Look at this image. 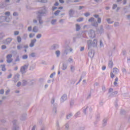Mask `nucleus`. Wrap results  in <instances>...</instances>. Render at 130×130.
<instances>
[{"label": "nucleus", "instance_id": "f257e3e1", "mask_svg": "<svg viewBox=\"0 0 130 130\" xmlns=\"http://www.w3.org/2000/svg\"><path fill=\"white\" fill-rule=\"evenodd\" d=\"M47 13V11L45 9V7H43L42 10H39L37 13V19L39 20V24H43L42 16Z\"/></svg>", "mask_w": 130, "mask_h": 130}, {"label": "nucleus", "instance_id": "f03ea898", "mask_svg": "<svg viewBox=\"0 0 130 130\" xmlns=\"http://www.w3.org/2000/svg\"><path fill=\"white\" fill-rule=\"evenodd\" d=\"M98 42V41L96 39H94L92 42L91 40H88L87 41V46H88V49H91L92 48V46L93 47H97V43Z\"/></svg>", "mask_w": 130, "mask_h": 130}, {"label": "nucleus", "instance_id": "7ed1b4c3", "mask_svg": "<svg viewBox=\"0 0 130 130\" xmlns=\"http://www.w3.org/2000/svg\"><path fill=\"white\" fill-rule=\"evenodd\" d=\"M88 36L90 38H95L96 37V32L94 30H90L88 31Z\"/></svg>", "mask_w": 130, "mask_h": 130}, {"label": "nucleus", "instance_id": "20e7f679", "mask_svg": "<svg viewBox=\"0 0 130 130\" xmlns=\"http://www.w3.org/2000/svg\"><path fill=\"white\" fill-rule=\"evenodd\" d=\"M28 67H29L28 64H25L23 66H22L20 68V72L21 74H25Z\"/></svg>", "mask_w": 130, "mask_h": 130}, {"label": "nucleus", "instance_id": "39448f33", "mask_svg": "<svg viewBox=\"0 0 130 130\" xmlns=\"http://www.w3.org/2000/svg\"><path fill=\"white\" fill-rule=\"evenodd\" d=\"M12 54H10L7 55L6 58H7V61L8 63H11L12 61H13V59H12Z\"/></svg>", "mask_w": 130, "mask_h": 130}, {"label": "nucleus", "instance_id": "423d86ee", "mask_svg": "<svg viewBox=\"0 0 130 130\" xmlns=\"http://www.w3.org/2000/svg\"><path fill=\"white\" fill-rule=\"evenodd\" d=\"M37 41L36 39H34L31 41L30 43L29 44V47H33L36 43V42Z\"/></svg>", "mask_w": 130, "mask_h": 130}, {"label": "nucleus", "instance_id": "0eeeda50", "mask_svg": "<svg viewBox=\"0 0 130 130\" xmlns=\"http://www.w3.org/2000/svg\"><path fill=\"white\" fill-rule=\"evenodd\" d=\"M13 39L11 38H7L5 41L4 42L5 44H10L11 42H12V41Z\"/></svg>", "mask_w": 130, "mask_h": 130}, {"label": "nucleus", "instance_id": "6e6552de", "mask_svg": "<svg viewBox=\"0 0 130 130\" xmlns=\"http://www.w3.org/2000/svg\"><path fill=\"white\" fill-rule=\"evenodd\" d=\"M69 16L70 17H73L74 16V14H75V10L73 9H70L69 11Z\"/></svg>", "mask_w": 130, "mask_h": 130}, {"label": "nucleus", "instance_id": "1a4fd4ad", "mask_svg": "<svg viewBox=\"0 0 130 130\" xmlns=\"http://www.w3.org/2000/svg\"><path fill=\"white\" fill-rule=\"evenodd\" d=\"M67 69H68V64L66 63H63L61 69L62 70V71H66Z\"/></svg>", "mask_w": 130, "mask_h": 130}, {"label": "nucleus", "instance_id": "9d476101", "mask_svg": "<svg viewBox=\"0 0 130 130\" xmlns=\"http://www.w3.org/2000/svg\"><path fill=\"white\" fill-rule=\"evenodd\" d=\"M67 96L66 94H63L60 99L61 102H64L66 100H67Z\"/></svg>", "mask_w": 130, "mask_h": 130}, {"label": "nucleus", "instance_id": "9b49d317", "mask_svg": "<svg viewBox=\"0 0 130 130\" xmlns=\"http://www.w3.org/2000/svg\"><path fill=\"white\" fill-rule=\"evenodd\" d=\"M93 17H94V18H98V23H99V24L101 23V18L99 17V15L95 14L93 15Z\"/></svg>", "mask_w": 130, "mask_h": 130}, {"label": "nucleus", "instance_id": "f8f14e48", "mask_svg": "<svg viewBox=\"0 0 130 130\" xmlns=\"http://www.w3.org/2000/svg\"><path fill=\"white\" fill-rule=\"evenodd\" d=\"M16 122H17V120H14L13 121V123L14 124V127L13 128V130H19V127L15 125V124H16Z\"/></svg>", "mask_w": 130, "mask_h": 130}, {"label": "nucleus", "instance_id": "ddd939ff", "mask_svg": "<svg viewBox=\"0 0 130 130\" xmlns=\"http://www.w3.org/2000/svg\"><path fill=\"white\" fill-rule=\"evenodd\" d=\"M118 72H119V70H118V69H117V68H113V73H114V74H118Z\"/></svg>", "mask_w": 130, "mask_h": 130}, {"label": "nucleus", "instance_id": "4468645a", "mask_svg": "<svg viewBox=\"0 0 130 130\" xmlns=\"http://www.w3.org/2000/svg\"><path fill=\"white\" fill-rule=\"evenodd\" d=\"M56 22H57V20H56V19H52L51 21V24L52 25H55V24H56Z\"/></svg>", "mask_w": 130, "mask_h": 130}, {"label": "nucleus", "instance_id": "2eb2a0df", "mask_svg": "<svg viewBox=\"0 0 130 130\" xmlns=\"http://www.w3.org/2000/svg\"><path fill=\"white\" fill-rule=\"evenodd\" d=\"M100 33L102 34V33H104V29L103 28V26L101 25L100 26Z\"/></svg>", "mask_w": 130, "mask_h": 130}, {"label": "nucleus", "instance_id": "dca6fc26", "mask_svg": "<svg viewBox=\"0 0 130 130\" xmlns=\"http://www.w3.org/2000/svg\"><path fill=\"white\" fill-rule=\"evenodd\" d=\"M53 112L54 114L56 113V104L53 105Z\"/></svg>", "mask_w": 130, "mask_h": 130}, {"label": "nucleus", "instance_id": "f3484780", "mask_svg": "<svg viewBox=\"0 0 130 130\" xmlns=\"http://www.w3.org/2000/svg\"><path fill=\"white\" fill-rule=\"evenodd\" d=\"M70 70H71V72H72V73H74V72H75V66H71V67H70Z\"/></svg>", "mask_w": 130, "mask_h": 130}, {"label": "nucleus", "instance_id": "a211bd4d", "mask_svg": "<svg viewBox=\"0 0 130 130\" xmlns=\"http://www.w3.org/2000/svg\"><path fill=\"white\" fill-rule=\"evenodd\" d=\"M2 18L3 19H5V21L6 22H10V21H11V19H10L9 17H6V16H3Z\"/></svg>", "mask_w": 130, "mask_h": 130}, {"label": "nucleus", "instance_id": "6ab92c4d", "mask_svg": "<svg viewBox=\"0 0 130 130\" xmlns=\"http://www.w3.org/2000/svg\"><path fill=\"white\" fill-rule=\"evenodd\" d=\"M55 54L57 57H59V56L60 55V51L59 50L56 51Z\"/></svg>", "mask_w": 130, "mask_h": 130}, {"label": "nucleus", "instance_id": "aec40b11", "mask_svg": "<svg viewBox=\"0 0 130 130\" xmlns=\"http://www.w3.org/2000/svg\"><path fill=\"white\" fill-rule=\"evenodd\" d=\"M32 31L35 33H37V32H38V27H37V26H34Z\"/></svg>", "mask_w": 130, "mask_h": 130}, {"label": "nucleus", "instance_id": "412c9836", "mask_svg": "<svg viewBox=\"0 0 130 130\" xmlns=\"http://www.w3.org/2000/svg\"><path fill=\"white\" fill-rule=\"evenodd\" d=\"M107 22L108 23V24H113V21H111V19L110 18H107L106 19Z\"/></svg>", "mask_w": 130, "mask_h": 130}, {"label": "nucleus", "instance_id": "4be33fe9", "mask_svg": "<svg viewBox=\"0 0 130 130\" xmlns=\"http://www.w3.org/2000/svg\"><path fill=\"white\" fill-rule=\"evenodd\" d=\"M92 26L93 27H98V22L94 21L92 23Z\"/></svg>", "mask_w": 130, "mask_h": 130}, {"label": "nucleus", "instance_id": "5701e85b", "mask_svg": "<svg viewBox=\"0 0 130 130\" xmlns=\"http://www.w3.org/2000/svg\"><path fill=\"white\" fill-rule=\"evenodd\" d=\"M108 66L109 68H112L113 66V62H112V61H109Z\"/></svg>", "mask_w": 130, "mask_h": 130}, {"label": "nucleus", "instance_id": "b1692460", "mask_svg": "<svg viewBox=\"0 0 130 130\" xmlns=\"http://www.w3.org/2000/svg\"><path fill=\"white\" fill-rule=\"evenodd\" d=\"M118 81V78L116 77L115 79V81L114 82V86H116L117 85V81Z\"/></svg>", "mask_w": 130, "mask_h": 130}, {"label": "nucleus", "instance_id": "393cba45", "mask_svg": "<svg viewBox=\"0 0 130 130\" xmlns=\"http://www.w3.org/2000/svg\"><path fill=\"white\" fill-rule=\"evenodd\" d=\"M107 122V119H104L103 120V125H104V126H105L106 125Z\"/></svg>", "mask_w": 130, "mask_h": 130}, {"label": "nucleus", "instance_id": "a878e982", "mask_svg": "<svg viewBox=\"0 0 130 130\" xmlns=\"http://www.w3.org/2000/svg\"><path fill=\"white\" fill-rule=\"evenodd\" d=\"M28 84V82L26 80L22 81V86H26Z\"/></svg>", "mask_w": 130, "mask_h": 130}, {"label": "nucleus", "instance_id": "bb28decb", "mask_svg": "<svg viewBox=\"0 0 130 130\" xmlns=\"http://www.w3.org/2000/svg\"><path fill=\"white\" fill-rule=\"evenodd\" d=\"M21 41H22V38H21V37L18 36L17 37V42H18V43H21Z\"/></svg>", "mask_w": 130, "mask_h": 130}, {"label": "nucleus", "instance_id": "cd10ccee", "mask_svg": "<svg viewBox=\"0 0 130 130\" xmlns=\"http://www.w3.org/2000/svg\"><path fill=\"white\" fill-rule=\"evenodd\" d=\"M76 31H79L81 29V26L79 24H76Z\"/></svg>", "mask_w": 130, "mask_h": 130}, {"label": "nucleus", "instance_id": "c85d7f7f", "mask_svg": "<svg viewBox=\"0 0 130 130\" xmlns=\"http://www.w3.org/2000/svg\"><path fill=\"white\" fill-rule=\"evenodd\" d=\"M68 60L69 62H74V59L72 57H70Z\"/></svg>", "mask_w": 130, "mask_h": 130}, {"label": "nucleus", "instance_id": "c756f323", "mask_svg": "<svg viewBox=\"0 0 130 130\" xmlns=\"http://www.w3.org/2000/svg\"><path fill=\"white\" fill-rule=\"evenodd\" d=\"M2 67V71L3 72H5L6 71V66L5 65H1Z\"/></svg>", "mask_w": 130, "mask_h": 130}, {"label": "nucleus", "instance_id": "7c9ffc66", "mask_svg": "<svg viewBox=\"0 0 130 130\" xmlns=\"http://www.w3.org/2000/svg\"><path fill=\"white\" fill-rule=\"evenodd\" d=\"M26 114L22 115L21 117V120H24V119H26Z\"/></svg>", "mask_w": 130, "mask_h": 130}, {"label": "nucleus", "instance_id": "2f4dec72", "mask_svg": "<svg viewBox=\"0 0 130 130\" xmlns=\"http://www.w3.org/2000/svg\"><path fill=\"white\" fill-rule=\"evenodd\" d=\"M30 56H31V57H36V53H31L30 54Z\"/></svg>", "mask_w": 130, "mask_h": 130}, {"label": "nucleus", "instance_id": "473e14b6", "mask_svg": "<svg viewBox=\"0 0 130 130\" xmlns=\"http://www.w3.org/2000/svg\"><path fill=\"white\" fill-rule=\"evenodd\" d=\"M27 34H24L22 37L23 39H24V40H26L27 39Z\"/></svg>", "mask_w": 130, "mask_h": 130}, {"label": "nucleus", "instance_id": "72a5a7b5", "mask_svg": "<svg viewBox=\"0 0 130 130\" xmlns=\"http://www.w3.org/2000/svg\"><path fill=\"white\" fill-rule=\"evenodd\" d=\"M38 1L40 3H47V0H38Z\"/></svg>", "mask_w": 130, "mask_h": 130}, {"label": "nucleus", "instance_id": "f704fd0d", "mask_svg": "<svg viewBox=\"0 0 130 130\" xmlns=\"http://www.w3.org/2000/svg\"><path fill=\"white\" fill-rule=\"evenodd\" d=\"M59 13H60V11L59 10H57L56 12H55L54 13V15L55 16H57L58 15V14H59Z\"/></svg>", "mask_w": 130, "mask_h": 130}, {"label": "nucleus", "instance_id": "c9c22d12", "mask_svg": "<svg viewBox=\"0 0 130 130\" xmlns=\"http://www.w3.org/2000/svg\"><path fill=\"white\" fill-rule=\"evenodd\" d=\"M35 36V34H30L29 35V38H33Z\"/></svg>", "mask_w": 130, "mask_h": 130}, {"label": "nucleus", "instance_id": "e433bc0d", "mask_svg": "<svg viewBox=\"0 0 130 130\" xmlns=\"http://www.w3.org/2000/svg\"><path fill=\"white\" fill-rule=\"evenodd\" d=\"M95 19L93 17L90 18L89 20H88V22H94Z\"/></svg>", "mask_w": 130, "mask_h": 130}, {"label": "nucleus", "instance_id": "4c0bfd02", "mask_svg": "<svg viewBox=\"0 0 130 130\" xmlns=\"http://www.w3.org/2000/svg\"><path fill=\"white\" fill-rule=\"evenodd\" d=\"M100 46L101 47H103V46H104L103 42H102V40L100 41Z\"/></svg>", "mask_w": 130, "mask_h": 130}, {"label": "nucleus", "instance_id": "58836bf2", "mask_svg": "<svg viewBox=\"0 0 130 130\" xmlns=\"http://www.w3.org/2000/svg\"><path fill=\"white\" fill-rule=\"evenodd\" d=\"M22 58H23V59H27V58H28V55H24L22 56Z\"/></svg>", "mask_w": 130, "mask_h": 130}, {"label": "nucleus", "instance_id": "ea45409f", "mask_svg": "<svg viewBox=\"0 0 130 130\" xmlns=\"http://www.w3.org/2000/svg\"><path fill=\"white\" fill-rule=\"evenodd\" d=\"M114 25L115 27H118V26H119V23H118V22H115L114 23Z\"/></svg>", "mask_w": 130, "mask_h": 130}, {"label": "nucleus", "instance_id": "a19ab883", "mask_svg": "<svg viewBox=\"0 0 130 130\" xmlns=\"http://www.w3.org/2000/svg\"><path fill=\"white\" fill-rule=\"evenodd\" d=\"M18 50H20V49H22V45H19L17 46Z\"/></svg>", "mask_w": 130, "mask_h": 130}, {"label": "nucleus", "instance_id": "79ce46f5", "mask_svg": "<svg viewBox=\"0 0 130 130\" xmlns=\"http://www.w3.org/2000/svg\"><path fill=\"white\" fill-rule=\"evenodd\" d=\"M42 36V35H41V34H39L37 36V38L38 39H39L40 38H41V37Z\"/></svg>", "mask_w": 130, "mask_h": 130}, {"label": "nucleus", "instance_id": "37998d69", "mask_svg": "<svg viewBox=\"0 0 130 130\" xmlns=\"http://www.w3.org/2000/svg\"><path fill=\"white\" fill-rule=\"evenodd\" d=\"M84 20V18H79L78 19H77V22H82Z\"/></svg>", "mask_w": 130, "mask_h": 130}, {"label": "nucleus", "instance_id": "c03bdc74", "mask_svg": "<svg viewBox=\"0 0 130 130\" xmlns=\"http://www.w3.org/2000/svg\"><path fill=\"white\" fill-rule=\"evenodd\" d=\"M4 93H5V90H4L3 89L0 90V94L3 95V94H4Z\"/></svg>", "mask_w": 130, "mask_h": 130}, {"label": "nucleus", "instance_id": "a18cd8bd", "mask_svg": "<svg viewBox=\"0 0 130 130\" xmlns=\"http://www.w3.org/2000/svg\"><path fill=\"white\" fill-rule=\"evenodd\" d=\"M84 16L85 17H89V16H90V13L89 12H86L85 14H84Z\"/></svg>", "mask_w": 130, "mask_h": 130}, {"label": "nucleus", "instance_id": "49530a36", "mask_svg": "<svg viewBox=\"0 0 130 130\" xmlns=\"http://www.w3.org/2000/svg\"><path fill=\"white\" fill-rule=\"evenodd\" d=\"M3 37H5V34L4 33H1L0 34V38H3Z\"/></svg>", "mask_w": 130, "mask_h": 130}, {"label": "nucleus", "instance_id": "de8ad7c7", "mask_svg": "<svg viewBox=\"0 0 130 130\" xmlns=\"http://www.w3.org/2000/svg\"><path fill=\"white\" fill-rule=\"evenodd\" d=\"M117 8V5L116 4H114L113 6V10H114Z\"/></svg>", "mask_w": 130, "mask_h": 130}, {"label": "nucleus", "instance_id": "09e8293b", "mask_svg": "<svg viewBox=\"0 0 130 130\" xmlns=\"http://www.w3.org/2000/svg\"><path fill=\"white\" fill-rule=\"evenodd\" d=\"M27 30L29 32H30V31H32V26H29L27 28Z\"/></svg>", "mask_w": 130, "mask_h": 130}, {"label": "nucleus", "instance_id": "8fccbe9b", "mask_svg": "<svg viewBox=\"0 0 130 130\" xmlns=\"http://www.w3.org/2000/svg\"><path fill=\"white\" fill-rule=\"evenodd\" d=\"M19 31H14V35L16 36L17 35H19Z\"/></svg>", "mask_w": 130, "mask_h": 130}, {"label": "nucleus", "instance_id": "3c124183", "mask_svg": "<svg viewBox=\"0 0 130 130\" xmlns=\"http://www.w3.org/2000/svg\"><path fill=\"white\" fill-rule=\"evenodd\" d=\"M87 109H88V107H85L84 109L83 110L84 113L86 114V110H87Z\"/></svg>", "mask_w": 130, "mask_h": 130}, {"label": "nucleus", "instance_id": "603ef678", "mask_svg": "<svg viewBox=\"0 0 130 130\" xmlns=\"http://www.w3.org/2000/svg\"><path fill=\"white\" fill-rule=\"evenodd\" d=\"M20 60V58L19 57V56L16 57V59L15 60V61H19Z\"/></svg>", "mask_w": 130, "mask_h": 130}, {"label": "nucleus", "instance_id": "864d4df0", "mask_svg": "<svg viewBox=\"0 0 130 130\" xmlns=\"http://www.w3.org/2000/svg\"><path fill=\"white\" fill-rule=\"evenodd\" d=\"M7 48V46L6 45H2V49H6Z\"/></svg>", "mask_w": 130, "mask_h": 130}, {"label": "nucleus", "instance_id": "5fc2aeb1", "mask_svg": "<svg viewBox=\"0 0 130 130\" xmlns=\"http://www.w3.org/2000/svg\"><path fill=\"white\" fill-rule=\"evenodd\" d=\"M71 116H73L72 114H70L69 115H67V119H69L70 117H71Z\"/></svg>", "mask_w": 130, "mask_h": 130}, {"label": "nucleus", "instance_id": "6e6d98bb", "mask_svg": "<svg viewBox=\"0 0 130 130\" xmlns=\"http://www.w3.org/2000/svg\"><path fill=\"white\" fill-rule=\"evenodd\" d=\"M80 112H78L75 115V116L76 117H78V115H80Z\"/></svg>", "mask_w": 130, "mask_h": 130}, {"label": "nucleus", "instance_id": "4d7b16f0", "mask_svg": "<svg viewBox=\"0 0 130 130\" xmlns=\"http://www.w3.org/2000/svg\"><path fill=\"white\" fill-rule=\"evenodd\" d=\"M111 78H113L115 77L114 74L113 73H111L110 74Z\"/></svg>", "mask_w": 130, "mask_h": 130}, {"label": "nucleus", "instance_id": "13d9d810", "mask_svg": "<svg viewBox=\"0 0 130 130\" xmlns=\"http://www.w3.org/2000/svg\"><path fill=\"white\" fill-rule=\"evenodd\" d=\"M70 125H69V124L67 123L66 125H65V127L66 128H67V129H68Z\"/></svg>", "mask_w": 130, "mask_h": 130}, {"label": "nucleus", "instance_id": "bf43d9fd", "mask_svg": "<svg viewBox=\"0 0 130 130\" xmlns=\"http://www.w3.org/2000/svg\"><path fill=\"white\" fill-rule=\"evenodd\" d=\"M54 101H55L54 98H53L52 99L51 101V104H53V103H54Z\"/></svg>", "mask_w": 130, "mask_h": 130}, {"label": "nucleus", "instance_id": "052dcab7", "mask_svg": "<svg viewBox=\"0 0 130 130\" xmlns=\"http://www.w3.org/2000/svg\"><path fill=\"white\" fill-rule=\"evenodd\" d=\"M13 16H14V17H16V16H18V13H17V12H14V13H13Z\"/></svg>", "mask_w": 130, "mask_h": 130}, {"label": "nucleus", "instance_id": "680f3d73", "mask_svg": "<svg viewBox=\"0 0 130 130\" xmlns=\"http://www.w3.org/2000/svg\"><path fill=\"white\" fill-rule=\"evenodd\" d=\"M102 90L104 92H105L106 90V88H105V86H102Z\"/></svg>", "mask_w": 130, "mask_h": 130}, {"label": "nucleus", "instance_id": "e2e57ef3", "mask_svg": "<svg viewBox=\"0 0 130 130\" xmlns=\"http://www.w3.org/2000/svg\"><path fill=\"white\" fill-rule=\"evenodd\" d=\"M121 114H124L125 113V111H124V110H122L121 111Z\"/></svg>", "mask_w": 130, "mask_h": 130}, {"label": "nucleus", "instance_id": "0e129e2a", "mask_svg": "<svg viewBox=\"0 0 130 130\" xmlns=\"http://www.w3.org/2000/svg\"><path fill=\"white\" fill-rule=\"evenodd\" d=\"M54 75H55V73H52L50 76V78H53V76H54Z\"/></svg>", "mask_w": 130, "mask_h": 130}, {"label": "nucleus", "instance_id": "69168bd1", "mask_svg": "<svg viewBox=\"0 0 130 130\" xmlns=\"http://www.w3.org/2000/svg\"><path fill=\"white\" fill-rule=\"evenodd\" d=\"M10 12H6L5 13V15H6V16H10Z\"/></svg>", "mask_w": 130, "mask_h": 130}, {"label": "nucleus", "instance_id": "338daca9", "mask_svg": "<svg viewBox=\"0 0 130 130\" xmlns=\"http://www.w3.org/2000/svg\"><path fill=\"white\" fill-rule=\"evenodd\" d=\"M17 87H20L21 86V82H18L17 84Z\"/></svg>", "mask_w": 130, "mask_h": 130}, {"label": "nucleus", "instance_id": "774afa93", "mask_svg": "<svg viewBox=\"0 0 130 130\" xmlns=\"http://www.w3.org/2000/svg\"><path fill=\"white\" fill-rule=\"evenodd\" d=\"M122 72V73H126V70H125V69H123Z\"/></svg>", "mask_w": 130, "mask_h": 130}]
</instances>
